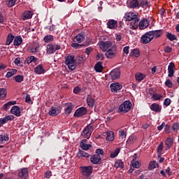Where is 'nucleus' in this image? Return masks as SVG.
I'll return each mask as SVG.
<instances>
[{"label": "nucleus", "mask_w": 179, "mask_h": 179, "mask_svg": "<svg viewBox=\"0 0 179 179\" xmlns=\"http://www.w3.org/2000/svg\"><path fill=\"white\" fill-rule=\"evenodd\" d=\"M96 154L95 155H98L99 156H100V155H101V156H104V151L103 150V149H96Z\"/></svg>", "instance_id": "obj_63"}, {"label": "nucleus", "mask_w": 179, "mask_h": 179, "mask_svg": "<svg viewBox=\"0 0 179 179\" xmlns=\"http://www.w3.org/2000/svg\"><path fill=\"white\" fill-rule=\"evenodd\" d=\"M106 141H108V142H113L114 141V132L108 131L106 132Z\"/></svg>", "instance_id": "obj_35"}, {"label": "nucleus", "mask_w": 179, "mask_h": 179, "mask_svg": "<svg viewBox=\"0 0 179 179\" xmlns=\"http://www.w3.org/2000/svg\"><path fill=\"white\" fill-rule=\"evenodd\" d=\"M152 97L154 100H160L163 96L162 94H153Z\"/></svg>", "instance_id": "obj_60"}, {"label": "nucleus", "mask_w": 179, "mask_h": 179, "mask_svg": "<svg viewBox=\"0 0 179 179\" xmlns=\"http://www.w3.org/2000/svg\"><path fill=\"white\" fill-rule=\"evenodd\" d=\"M92 164H100L101 163V157L99 155H93L90 158Z\"/></svg>", "instance_id": "obj_15"}, {"label": "nucleus", "mask_w": 179, "mask_h": 179, "mask_svg": "<svg viewBox=\"0 0 179 179\" xmlns=\"http://www.w3.org/2000/svg\"><path fill=\"white\" fill-rule=\"evenodd\" d=\"M65 114L66 115H69L72 113V110H73V106L71 103H65Z\"/></svg>", "instance_id": "obj_24"}, {"label": "nucleus", "mask_w": 179, "mask_h": 179, "mask_svg": "<svg viewBox=\"0 0 179 179\" xmlns=\"http://www.w3.org/2000/svg\"><path fill=\"white\" fill-rule=\"evenodd\" d=\"M80 146L83 150H89L92 148V145L87 144V140L83 139L80 143Z\"/></svg>", "instance_id": "obj_18"}, {"label": "nucleus", "mask_w": 179, "mask_h": 179, "mask_svg": "<svg viewBox=\"0 0 179 179\" xmlns=\"http://www.w3.org/2000/svg\"><path fill=\"white\" fill-rule=\"evenodd\" d=\"M99 48L103 51V52H106V51L113 47V42L108 41H101L99 43Z\"/></svg>", "instance_id": "obj_8"}, {"label": "nucleus", "mask_w": 179, "mask_h": 179, "mask_svg": "<svg viewBox=\"0 0 179 179\" xmlns=\"http://www.w3.org/2000/svg\"><path fill=\"white\" fill-rule=\"evenodd\" d=\"M110 75L113 80H115V79H120L121 76V71L120 70V69H115L111 71Z\"/></svg>", "instance_id": "obj_11"}, {"label": "nucleus", "mask_w": 179, "mask_h": 179, "mask_svg": "<svg viewBox=\"0 0 179 179\" xmlns=\"http://www.w3.org/2000/svg\"><path fill=\"white\" fill-rule=\"evenodd\" d=\"M110 90L113 93H117L118 90H121L122 89V85L120 84V83H113L110 85Z\"/></svg>", "instance_id": "obj_13"}, {"label": "nucleus", "mask_w": 179, "mask_h": 179, "mask_svg": "<svg viewBox=\"0 0 179 179\" xmlns=\"http://www.w3.org/2000/svg\"><path fill=\"white\" fill-rule=\"evenodd\" d=\"M132 108V103L130 101H125L119 106V113H129Z\"/></svg>", "instance_id": "obj_2"}, {"label": "nucleus", "mask_w": 179, "mask_h": 179, "mask_svg": "<svg viewBox=\"0 0 179 179\" xmlns=\"http://www.w3.org/2000/svg\"><path fill=\"white\" fill-rule=\"evenodd\" d=\"M106 58L109 59H113V58H115L117 57V46L113 45L112 47L109 48L105 54Z\"/></svg>", "instance_id": "obj_5"}, {"label": "nucleus", "mask_w": 179, "mask_h": 179, "mask_svg": "<svg viewBox=\"0 0 179 179\" xmlns=\"http://www.w3.org/2000/svg\"><path fill=\"white\" fill-rule=\"evenodd\" d=\"M157 166V164L155 161H151L148 166V169L150 170H154V169H156V166Z\"/></svg>", "instance_id": "obj_49"}, {"label": "nucleus", "mask_w": 179, "mask_h": 179, "mask_svg": "<svg viewBox=\"0 0 179 179\" xmlns=\"http://www.w3.org/2000/svg\"><path fill=\"white\" fill-rule=\"evenodd\" d=\"M171 104V99L167 98L164 101V106H166V107H169Z\"/></svg>", "instance_id": "obj_62"}, {"label": "nucleus", "mask_w": 179, "mask_h": 179, "mask_svg": "<svg viewBox=\"0 0 179 179\" xmlns=\"http://www.w3.org/2000/svg\"><path fill=\"white\" fill-rule=\"evenodd\" d=\"M150 110L155 111V113H162V106L156 103H152L150 106Z\"/></svg>", "instance_id": "obj_23"}, {"label": "nucleus", "mask_w": 179, "mask_h": 179, "mask_svg": "<svg viewBox=\"0 0 179 179\" xmlns=\"http://www.w3.org/2000/svg\"><path fill=\"white\" fill-rule=\"evenodd\" d=\"M153 38L152 31H150L141 36V41L143 44H149V43H150Z\"/></svg>", "instance_id": "obj_6"}, {"label": "nucleus", "mask_w": 179, "mask_h": 179, "mask_svg": "<svg viewBox=\"0 0 179 179\" xmlns=\"http://www.w3.org/2000/svg\"><path fill=\"white\" fill-rule=\"evenodd\" d=\"M139 27V18H136V20H131L129 24V28L131 29V30H136L138 27Z\"/></svg>", "instance_id": "obj_20"}, {"label": "nucleus", "mask_w": 179, "mask_h": 179, "mask_svg": "<svg viewBox=\"0 0 179 179\" xmlns=\"http://www.w3.org/2000/svg\"><path fill=\"white\" fill-rule=\"evenodd\" d=\"M166 37L170 41H174V40H177V36L171 33H167Z\"/></svg>", "instance_id": "obj_47"}, {"label": "nucleus", "mask_w": 179, "mask_h": 179, "mask_svg": "<svg viewBox=\"0 0 179 179\" xmlns=\"http://www.w3.org/2000/svg\"><path fill=\"white\" fill-rule=\"evenodd\" d=\"M14 80L17 82V83H22L23 80H24V76L22 75H17L13 77Z\"/></svg>", "instance_id": "obj_38"}, {"label": "nucleus", "mask_w": 179, "mask_h": 179, "mask_svg": "<svg viewBox=\"0 0 179 179\" xmlns=\"http://www.w3.org/2000/svg\"><path fill=\"white\" fill-rule=\"evenodd\" d=\"M115 167L116 169H124V162H122V160L117 159L115 163Z\"/></svg>", "instance_id": "obj_40"}, {"label": "nucleus", "mask_w": 179, "mask_h": 179, "mask_svg": "<svg viewBox=\"0 0 179 179\" xmlns=\"http://www.w3.org/2000/svg\"><path fill=\"white\" fill-rule=\"evenodd\" d=\"M129 6L131 9H135V8H139V2L138 0H131L129 3Z\"/></svg>", "instance_id": "obj_33"}, {"label": "nucleus", "mask_w": 179, "mask_h": 179, "mask_svg": "<svg viewBox=\"0 0 179 179\" xmlns=\"http://www.w3.org/2000/svg\"><path fill=\"white\" fill-rule=\"evenodd\" d=\"M139 6H141V8H149L150 7V3L148 2V0H141Z\"/></svg>", "instance_id": "obj_41"}, {"label": "nucleus", "mask_w": 179, "mask_h": 179, "mask_svg": "<svg viewBox=\"0 0 179 179\" xmlns=\"http://www.w3.org/2000/svg\"><path fill=\"white\" fill-rule=\"evenodd\" d=\"M136 80H137V82H142V80H143V79H145V74L142 73H136Z\"/></svg>", "instance_id": "obj_34"}, {"label": "nucleus", "mask_w": 179, "mask_h": 179, "mask_svg": "<svg viewBox=\"0 0 179 179\" xmlns=\"http://www.w3.org/2000/svg\"><path fill=\"white\" fill-rule=\"evenodd\" d=\"M79 155H80V156H81V157H90V154H89L83 150H80L79 152Z\"/></svg>", "instance_id": "obj_55"}, {"label": "nucleus", "mask_w": 179, "mask_h": 179, "mask_svg": "<svg viewBox=\"0 0 179 179\" xmlns=\"http://www.w3.org/2000/svg\"><path fill=\"white\" fill-rule=\"evenodd\" d=\"M59 113H61V110L58 109V108L52 107L51 110L49 111V115H51L52 117H55L58 115Z\"/></svg>", "instance_id": "obj_28"}, {"label": "nucleus", "mask_w": 179, "mask_h": 179, "mask_svg": "<svg viewBox=\"0 0 179 179\" xmlns=\"http://www.w3.org/2000/svg\"><path fill=\"white\" fill-rule=\"evenodd\" d=\"M149 26V21L148 19L144 18L140 21L138 23V27L140 30H145Z\"/></svg>", "instance_id": "obj_17"}, {"label": "nucleus", "mask_w": 179, "mask_h": 179, "mask_svg": "<svg viewBox=\"0 0 179 179\" xmlns=\"http://www.w3.org/2000/svg\"><path fill=\"white\" fill-rule=\"evenodd\" d=\"M65 64L70 71L76 69V59L73 55H69L66 57Z\"/></svg>", "instance_id": "obj_1"}, {"label": "nucleus", "mask_w": 179, "mask_h": 179, "mask_svg": "<svg viewBox=\"0 0 179 179\" xmlns=\"http://www.w3.org/2000/svg\"><path fill=\"white\" fill-rule=\"evenodd\" d=\"M15 120V116L10 115H6L4 118H0V127L6 124L8 121H13Z\"/></svg>", "instance_id": "obj_16"}, {"label": "nucleus", "mask_w": 179, "mask_h": 179, "mask_svg": "<svg viewBox=\"0 0 179 179\" xmlns=\"http://www.w3.org/2000/svg\"><path fill=\"white\" fill-rule=\"evenodd\" d=\"M173 131H174L175 132H177V131H178L179 129V124L178 123H175L173 124V127H172Z\"/></svg>", "instance_id": "obj_64"}, {"label": "nucleus", "mask_w": 179, "mask_h": 179, "mask_svg": "<svg viewBox=\"0 0 179 179\" xmlns=\"http://www.w3.org/2000/svg\"><path fill=\"white\" fill-rule=\"evenodd\" d=\"M17 72V69H11L10 71L7 73L6 78H12V76H13V75H15Z\"/></svg>", "instance_id": "obj_46"}, {"label": "nucleus", "mask_w": 179, "mask_h": 179, "mask_svg": "<svg viewBox=\"0 0 179 179\" xmlns=\"http://www.w3.org/2000/svg\"><path fill=\"white\" fill-rule=\"evenodd\" d=\"M74 43H83V41H85V33L81 32L78 34L76 37H74L73 39Z\"/></svg>", "instance_id": "obj_19"}, {"label": "nucleus", "mask_w": 179, "mask_h": 179, "mask_svg": "<svg viewBox=\"0 0 179 179\" xmlns=\"http://www.w3.org/2000/svg\"><path fill=\"white\" fill-rule=\"evenodd\" d=\"M11 114L16 115V117H20V108L17 106H14L11 108Z\"/></svg>", "instance_id": "obj_25"}, {"label": "nucleus", "mask_w": 179, "mask_h": 179, "mask_svg": "<svg viewBox=\"0 0 179 179\" xmlns=\"http://www.w3.org/2000/svg\"><path fill=\"white\" fill-rule=\"evenodd\" d=\"M94 129H93V124L90 123L83 131L82 136L86 139H89L92 136V134Z\"/></svg>", "instance_id": "obj_4"}, {"label": "nucleus", "mask_w": 179, "mask_h": 179, "mask_svg": "<svg viewBox=\"0 0 179 179\" xmlns=\"http://www.w3.org/2000/svg\"><path fill=\"white\" fill-rule=\"evenodd\" d=\"M138 15L139 14L138 13H134V12L126 13L124 14V19H125L126 22H131L132 20H135L136 19H138Z\"/></svg>", "instance_id": "obj_9"}, {"label": "nucleus", "mask_w": 179, "mask_h": 179, "mask_svg": "<svg viewBox=\"0 0 179 179\" xmlns=\"http://www.w3.org/2000/svg\"><path fill=\"white\" fill-rule=\"evenodd\" d=\"M14 63L15 65H17V66H23V63L22 61H20V58L17 57L14 60Z\"/></svg>", "instance_id": "obj_57"}, {"label": "nucleus", "mask_w": 179, "mask_h": 179, "mask_svg": "<svg viewBox=\"0 0 179 179\" xmlns=\"http://www.w3.org/2000/svg\"><path fill=\"white\" fill-rule=\"evenodd\" d=\"M173 139L171 137H168L165 141V145L167 146V149H170L173 146Z\"/></svg>", "instance_id": "obj_42"}, {"label": "nucleus", "mask_w": 179, "mask_h": 179, "mask_svg": "<svg viewBox=\"0 0 179 179\" xmlns=\"http://www.w3.org/2000/svg\"><path fill=\"white\" fill-rule=\"evenodd\" d=\"M9 141V136L4 133L0 134V143H3V142H8Z\"/></svg>", "instance_id": "obj_32"}, {"label": "nucleus", "mask_w": 179, "mask_h": 179, "mask_svg": "<svg viewBox=\"0 0 179 179\" xmlns=\"http://www.w3.org/2000/svg\"><path fill=\"white\" fill-rule=\"evenodd\" d=\"M38 61V59L37 57H35L34 56H29L26 59L27 64H31V62H37Z\"/></svg>", "instance_id": "obj_36"}, {"label": "nucleus", "mask_w": 179, "mask_h": 179, "mask_svg": "<svg viewBox=\"0 0 179 179\" xmlns=\"http://www.w3.org/2000/svg\"><path fill=\"white\" fill-rule=\"evenodd\" d=\"M119 136L122 138V139H124V138L127 137V132H125V130L121 129L119 131Z\"/></svg>", "instance_id": "obj_54"}, {"label": "nucleus", "mask_w": 179, "mask_h": 179, "mask_svg": "<svg viewBox=\"0 0 179 179\" xmlns=\"http://www.w3.org/2000/svg\"><path fill=\"white\" fill-rule=\"evenodd\" d=\"M94 103H96V101H94V99H93L92 96L88 95L87 97V103L88 107L93 108L94 106Z\"/></svg>", "instance_id": "obj_29"}, {"label": "nucleus", "mask_w": 179, "mask_h": 179, "mask_svg": "<svg viewBox=\"0 0 179 179\" xmlns=\"http://www.w3.org/2000/svg\"><path fill=\"white\" fill-rule=\"evenodd\" d=\"M60 48H61L60 45L50 43L48 44L46 46V52L47 54H49V55L54 54L55 51H58V50H59Z\"/></svg>", "instance_id": "obj_3"}, {"label": "nucleus", "mask_w": 179, "mask_h": 179, "mask_svg": "<svg viewBox=\"0 0 179 179\" xmlns=\"http://www.w3.org/2000/svg\"><path fill=\"white\" fill-rule=\"evenodd\" d=\"M86 114H87V108L85 107H80L76 110L74 113V117H83V115H86Z\"/></svg>", "instance_id": "obj_10"}, {"label": "nucleus", "mask_w": 179, "mask_h": 179, "mask_svg": "<svg viewBox=\"0 0 179 179\" xmlns=\"http://www.w3.org/2000/svg\"><path fill=\"white\" fill-rule=\"evenodd\" d=\"M174 68H176V65L174 63L171 62L168 66L169 78H173L174 76Z\"/></svg>", "instance_id": "obj_21"}, {"label": "nucleus", "mask_w": 179, "mask_h": 179, "mask_svg": "<svg viewBox=\"0 0 179 179\" xmlns=\"http://www.w3.org/2000/svg\"><path fill=\"white\" fill-rule=\"evenodd\" d=\"M71 47H73V48H81L82 47H85L84 44H79L76 42H74L73 43L71 44Z\"/></svg>", "instance_id": "obj_56"}, {"label": "nucleus", "mask_w": 179, "mask_h": 179, "mask_svg": "<svg viewBox=\"0 0 179 179\" xmlns=\"http://www.w3.org/2000/svg\"><path fill=\"white\" fill-rule=\"evenodd\" d=\"M118 153H120V148H117L114 152H111L110 157L114 159V157H117V156H118Z\"/></svg>", "instance_id": "obj_52"}, {"label": "nucleus", "mask_w": 179, "mask_h": 179, "mask_svg": "<svg viewBox=\"0 0 179 179\" xmlns=\"http://www.w3.org/2000/svg\"><path fill=\"white\" fill-rule=\"evenodd\" d=\"M38 50V47L37 46V45H34L30 48L29 51L30 52H32L33 54H34L37 52Z\"/></svg>", "instance_id": "obj_53"}, {"label": "nucleus", "mask_w": 179, "mask_h": 179, "mask_svg": "<svg viewBox=\"0 0 179 179\" xmlns=\"http://www.w3.org/2000/svg\"><path fill=\"white\" fill-rule=\"evenodd\" d=\"M86 61V57L85 56L77 57L76 58V65H79V64H82Z\"/></svg>", "instance_id": "obj_44"}, {"label": "nucleus", "mask_w": 179, "mask_h": 179, "mask_svg": "<svg viewBox=\"0 0 179 179\" xmlns=\"http://www.w3.org/2000/svg\"><path fill=\"white\" fill-rule=\"evenodd\" d=\"M6 2L8 8H12L15 6L17 0H6Z\"/></svg>", "instance_id": "obj_45"}, {"label": "nucleus", "mask_w": 179, "mask_h": 179, "mask_svg": "<svg viewBox=\"0 0 179 179\" xmlns=\"http://www.w3.org/2000/svg\"><path fill=\"white\" fill-rule=\"evenodd\" d=\"M25 101L28 104H33V101H31V98L30 97V95L29 94H27L26 95Z\"/></svg>", "instance_id": "obj_58"}, {"label": "nucleus", "mask_w": 179, "mask_h": 179, "mask_svg": "<svg viewBox=\"0 0 179 179\" xmlns=\"http://www.w3.org/2000/svg\"><path fill=\"white\" fill-rule=\"evenodd\" d=\"M81 174L85 177H90L93 173V166H80Z\"/></svg>", "instance_id": "obj_7"}, {"label": "nucleus", "mask_w": 179, "mask_h": 179, "mask_svg": "<svg viewBox=\"0 0 179 179\" xmlns=\"http://www.w3.org/2000/svg\"><path fill=\"white\" fill-rule=\"evenodd\" d=\"M94 69L96 72H103L104 68L103 67V63L101 62H98L95 66Z\"/></svg>", "instance_id": "obj_30"}, {"label": "nucleus", "mask_w": 179, "mask_h": 179, "mask_svg": "<svg viewBox=\"0 0 179 179\" xmlns=\"http://www.w3.org/2000/svg\"><path fill=\"white\" fill-rule=\"evenodd\" d=\"M108 29L110 30H114L118 27V21L115 20H109L106 23Z\"/></svg>", "instance_id": "obj_12"}, {"label": "nucleus", "mask_w": 179, "mask_h": 179, "mask_svg": "<svg viewBox=\"0 0 179 179\" xmlns=\"http://www.w3.org/2000/svg\"><path fill=\"white\" fill-rule=\"evenodd\" d=\"M18 176L21 179H27L29 177V169L27 168H23L18 172Z\"/></svg>", "instance_id": "obj_14"}, {"label": "nucleus", "mask_w": 179, "mask_h": 179, "mask_svg": "<svg viewBox=\"0 0 179 179\" xmlns=\"http://www.w3.org/2000/svg\"><path fill=\"white\" fill-rule=\"evenodd\" d=\"M131 55H133V57H136V58H138L141 56V52H139L138 49H134L131 52Z\"/></svg>", "instance_id": "obj_50"}, {"label": "nucleus", "mask_w": 179, "mask_h": 179, "mask_svg": "<svg viewBox=\"0 0 179 179\" xmlns=\"http://www.w3.org/2000/svg\"><path fill=\"white\" fill-rule=\"evenodd\" d=\"M22 43H23V39L22 38V36H18L14 38V41H13L14 45L19 46L22 44Z\"/></svg>", "instance_id": "obj_31"}, {"label": "nucleus", "mask_w": 179, "mask_h": 179, "mask_svg": "<svg viewBox=\"0 0 179 179\" xmlns=\"http://www.w3.org/2000/svg\"><path fill=\"white\" fill-rule=\"evenodd\" d=\"M6 90L5 88H0V99L5 100L6 99Z\"/></svg>", "instance_id": "obj_39"}, {"label": "nucleus", "mask_w": 179, "mask_h": 179, "mask_svg": "<svg viewBox=\"0 0 179 179\" xmlns=\"http://www.w3.org/2000/svg\"><path fill=\"white\" fill-rule=\"evenodd\" d=\"M34 72L37 75H41L42 73H45V69L43 67V64H39L34 69Z\"/></svg>", "instance_id": "obj_26"}, {"label": "nucleus", "mask_w": 179, "mask_h": 179, "mask_svg": "<svg viewBox=\"0 0 179 179\" xmlns=\"http://www.w3.org/2000/svg\"><path fill=\"white\" fill-rule=\"evenodd\" d=\"M31 17H33V12L31 10H27L22 14L23 20H27L31 19Z\"/></svg>", "instance_id": "obj_27"}, {"label": "nucleus", "mask_w": 179, "mask_h": 179, "mask_svg": "<svg viewBox=\"0 0 179 179\" xmlns=\"http://www.w3.org/2000/svg\"><path fill=\"white\" fill-rule=\"evenodd\" d=\"M44 43H51L54 41V36L52 35H46L43 38Z\"/></svg>", "instance_id": "obj_37"}, {"label": "nucleus", "mask_w": 179, "mask_h": 179, "mask_svg": "<svg viewBox=\"0 0 179 179\" xmlns=\"http://www.w3.org/2000/svg\"><path fill=\"white\" fill-rule=\"evenodd\" d=\"M164 148L163 142L160 143V144L158 145L157 148V152L159 153V155L162 153L163 148Z\"/></svg>", "instance_id": "obj_59"}, {"label": "nucleus", "mask_w": 179, "mask_h": 179, "mask_svg": "<svg viewBox=\"0 0 179 179\" xmlns=\"http://www.w3.org/2000/svg\"><path fill=\"white\" fill-rule=\"evenodd\" d=\"M15 39V36L12 35V34H9L7 36L6 45H10L12 44V41Z\"/></svg>", "instance_id": "obj_43"}, {"label": "nucleus", "mask_w": 179, "mask_h": 179, "mask_svg": "<svg viewBox=\"0 0 179 179\" xmlns=\"http://www.w3.org/2000/svg\"><path fill=\"white\" fill-rule=\"evenodd\" d=\"M14 104L13 101H9L3 106L2 110H5L6 111L7 110H9L10 106H13Z\"/></svg>", "instance_id": "obj_48"}, {"label": "nucleus", "mask_w": 179, "mask_h": 179, "mask_svg": "<svg viewBox=\"0 0 179 179\" xmlns=\"http://www.w3.org/2000/svg\"><path fill=\"white\" fill-rule=\"evenodd\" d=\"M151 33L154 38H159V37H162V36H163V33H164V31L163 29H159L155 31H151Z\"/></svg>", "instance_id": "obj_22"}, {"label": "nucleus", "mask_w": 179, "mask_h": 179, "mask_svg": "<svg viewBox=\"0 0 179 179\" xmlns=\"http://www.w3.org/2000/svg\"><path fill=\"white\" fill-rule=\"evenodd\" d=\"M165 86L167 87H173V82L170 79L166 80L165 82Z\"/></svg>", "instance_id": "obj_61"}, {"label": "nucleus", "mask_w": 179, "mask_h": 179, "mask_svg": "<svg viewBox=\"0 0 179 179\" xmlns=\"http://www.w3.org/2000/svg\"><path fill=\"white\" fill-rule=\"evenodd\" d=\"M104 55L103 53L98 52L96 56V61H104Z\"/></svg>", "instance_id": "obj_51"}]
</instances>
